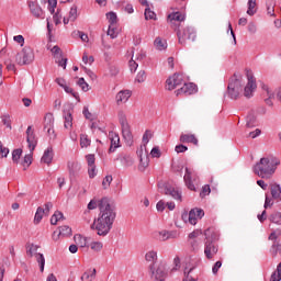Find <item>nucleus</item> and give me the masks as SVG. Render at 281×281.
I'll return each mask as SVG.
<instances>
[{
  "label": "nucleus",
  "instance_id": "61",
  "mask_svg": "<svg viewBox=\"0 0 281 281\" xmlns=\"http://www.w3.org/2000/svg\"><path fill=\"white\" fill-rule=\"evenodd\" d=\"M88 175L90 179L95 177V165L88 167Z\"/></svg>",
  "mask_w": 281,
  "mask_h": 281
},
{
  "label": "nucleus",
  "instance_id": "3",
  "mask_svg": "<svg viewBox=\"0 0 281 281\" xmlns=\"http://www.w3.org/2000/svg\"><path fill=\"white\" fill-rule=\"evenodd\" d=\"M214 229L209 228L204 231V236L206 237V241L204 243V255L207 260H212L214 256L218 254V245L212 238L207 236V234H215Z\"/></svg>",
  "mask_w": 281,
  "mask_h": 281
},
{
  "label": "nucleus",
  "instance_id": "55",
  "mask_svg": "<svg viewBox=\"0 0 281 281\" xmlns=\"http://www.w3.org/2000/svg\"><path fill=\"white\" fill-rule=\"evenodd\" d=\"M191 248H192V251L194 252L199 251V249H201V241L193 239L191 241Z\"/></svg>",
  "mask_w": 281,
  "mask_h": 281
},
{
  "label": "nucleus",
  "instance_id": "19",
  "mask_svg": "<svg viewBox=\"0 0 281 281\" xmlns=\"http://www.w3.org/2000/svg\"><path fill=\"white\" fill-rule=\"evenodd\" d=\"M109 137L111 139L109 153H115V149L120 148V135L115 134L114 132H110Z\"/></svg>",
  "mask_w": 281,
  "mask_h": 281
},
{
  "label": "nucleus",
  "instance_id": "44",
  "mask_svg": "<svg viewBox=\"0 0 281 281\" xmlns=\"http://www.w3.org/2000/svg\"><path fill=\"white\" fill-rule=\"evenodd\" d=\"M153 138V133H150V131H146L143 135V146L144 148H146V144H148V142H150V139Z\"/></svg>",
  "mask_w": 281,
  "mask_h": 281
},
{
  "label": "nucleus",
  "instance_id": "49",
  "mask_svg": "<svg viewBox=\"0 0 281 281\" xmlns=\"http://www.w3.org/2000/svg\"><path fill=\"white\" fill-rule=\"evenodd\" d=\"M77 85L80 86V88L82 89V91L87 92L89 91V83H87V81H85V78H79Z\"/></svg>",
  "mask_w": 281,
  "mask_h": 281
},
{
  "label": "nucleus",
  "instance_id": "62",
  "mask_svg": "<svg viewBox=\"0 0 281 281\" xmlns=\"http://www.w3.org/2000/svg\"><path fill=\"white\" fill-rule=\"evenodd\" d=\"M158 238H159V240H162V241H165V240H168V231H162V232H159L158 233Z\"/></svg>",
  "mask_w": 281,
  "mask_h": 281
},
{
  "label": "nucleus",
  "instance_id": "23",
  "mask_svg": "<svg viewBox=\"0 0 281 281\" xmlns=\"http://www.w3.org/2000/svg\"><path fill=\"white\" fill-rule=\"evenodd\" d=\"M67 168L69 170V175H78V171L81 170V166L78 161H68Z\"/></svg>",
  "mask_w": 281,
  "mask_h": 281
},
{
  "label": "nucleus",
  "instance_id": "10",
  "mask_svg": "<svg viewBox=\"0 0 281 281\" xmlns=\"http://www.w3.org/2000/svg\"><path fill=\"white\" fill-rule=\"evenodd\" d=\"M186 81L183 80V75L181 74H173L171 77H169L166 81L167 83V90L173 91V89H177V87H181Z\"/></svg>",
  "mask_w": 281,
  "mask_h": 281
},
{
  "label": "nucleus",
  "instance_id": "35",
  "mask_svg": "<svg viewBox=\"0 0 281 281\" xmlns=\"http://www.w3.org/2000/svg\"><path fill=\"white\" fill-rule=\"evenodd\" d=\"M269 221L271 223H274L276 225H281V213L280 212L272 213L269 217Z\"/></svg>",
  "mask_w": 281,
  "mask_h": 281
},
{
  "label": "nucleus",
  "instance_id": "4",
  "mask_svg": "<svg viewBox=\"0 0 281 281\" xmlns=\"http://www.w3.org/2000/svg\"><path fill=\"white\" fill-rule=\"evenodd\" d=\"M241 78L243 77L240 75L234 74L233 78L228 83L227 91L232 100H238L240 91H243V81H240Z\"/></svg>",
  "mask_w": 281,
  "mask_h": 281
},
{
  "label": "nucleus",
  "instance_id": "53",
  "mask_svg": "<svg viewBox=\"0 0 281 281\" xmlns=\"http://www.w3.org/2000/svg\"><path fill=\"white\" fill-rule=\"evenodd\" d=\"M212 192V189H210V184H206L202 188V191L200 192L201 199H204V196H207Z\"/></svg>",
  "mask_w": 281,
  "mask_h": 281
},
{
  "label": "nucleus",
  "instance_id": "32",
  "mask_svg": "<svg viewBox=\"0 0 281 281\" xmlns=\"http://www.w3.org/2000/svg\"><path fill=\"white\" fill-rule=\"evenodd\" d=\"M36 262L40 265V271L43 273L45 271V256L43 254L37 252L35 254Z\"/></svg>",
  "mask_w": 281,
  "mask_h": 281
},
{
  "label": "nucleus",
  "instance_id": "57",
  "mask_svg": "<svg viewBox=\"0 0 281 281\" xmlns=\"http://www.w3.org/2000/svg\"><path fill=\"white\" fill-rule=\"evenodd\" d=\"M48 10L50 12V14H54L55 10L54 8H56V5H58V0H48Z\"/></svg>",
  "mask_w": 281,
  "mask_h": 281
},
{
  "label": "nucleus",
  "instance_id": "40",
  "mask_svg": "<svg viewBox=\"0 0 281 281\" xmlns=\"http://www.w3.org/2000/svg\"><path fill=\"white\" fill-rule=\"evenodd\" d=\"M21 155H23V149L18 148L12 151V159L14 164H19V159H21Z\"/></svg>",
  "mask_w": 281,
  "mask_h": 281
},
{
  "label": "nucleus",
  "instance_id": "12",
  "mask_svg": "<svg viewBox=\"0 0 281 281\" xmlns=\"http://www.w3.org/2000/svg\"><path fill=\"white\" fill-rule=\"evenodd\" d=\"M149 272L151 274L150 276L151 280H166V271L161 267H158L155 270V263H151L149 266Z\"/></svg>",
  "mask_w": 281,
  "mask_h": 281
},
{
  "label": "nucleus",
  "instance_id": "58",
  "mask_svg": "<svg viewBox=\"0 0 281 281\" xmlns=\"http://www.w3.org/2000/svg\"><path fill=\"white\" fill-rule=\"evenodd\" d=\"M151 157H156L159 159L161 157V150H159V147H154L150 151Z\"/></svg>",
  "mask_w": 281,
  "mask_h": 281
},
{
  "label": "nucleus",
  "instance_id": "52",
  "mask_svg": "<svg viewBox=\"0 0 281 281\" xmlns=\"http://www.w3.org/2000/svg\"><path fill=\"white\" fill-rule=\"evenodd\" d=\"M136 82H146V71L140 70L136 76Z\"/></svg>",
  "mask_w": 281,
  "mask_h": 281
},
{
  "label": "nucleus",
  "instance_id": "51",
  "mask_svg": "<svg viewBox=\"0 0 281 281\" xmlns=\"http://www.w3.org/2000/svg\"><path fill=\"white\" fill-rule=\"evenodd\" d=\"M86 161H87V164H88V167H90V166H95V155H93V154H88V155L86 156Z\"/></svg>",
  "mask_w": 281,
  "mask_h": 281
},
{
  "label": "nucleus",
  "instance_id": "33",
  "mask_svg": "<svg viewBox=\"0 0 281 281\" xmlns=\"http://www.w3.org/2000/svg\"><path fill=\"white\" fill-rule=\"evenodd\" d=\"M154 45L159 52H164V49L168 47V44H166V42H162L161 37H156V40L154 41Z\"/></svg>",
  "mask_w": 281,
  "mask_h": 281
},
{
  "label": "nucleus",
  "instance_id": "37",
  "mask_svg": "<svg viewBox=\"0 0 281 281\" xmlns=\"http://www.w3.org/2000/svg\"><path fill=\"white\" fill-rule=\"evenodd\" d=\"M75 241L77 243V245H79V247H88L87 245V238L83 237L82 235H75Z\"/></svg>",
  "mask_w": 281,
  "mask_h": 281
},
{
  "label": "nucleus",
  "instance_id": "41",
  "mask_svg": "<svg viewBox=\"0 0 281 281\" xmlns=\"http://www.w3.org/2000/svg\"><path fill=\"white\" fill-rule=\"evenodd\" d=\"M89 247L92 251H102V247H104V245L101 241H92Z\"/></svg>",
  "mask_w": 281,
  "mask_h": 281
},
{
  "label": "nucleus",
  "instance_id": "56",
  "mask_svg": "<svg viewBox=\"0 0 281 281\" xmlns=\"http://www.w3.org/2000/svg\"><path fill=\"white\" fill-rule=\"evenodd\" d=\"M128 65H130V71H132V74H135V71H137V67H139L137 61H135L134 59H131Z\"/></svg>",
  "mask_w": 281,
  "mask_h": 281
},
{
  "label": "nucleus",
  "instance_id": "14",
  "mask_svg": "<svg viewBox=\"0 0 281 281\" xmlns=\"http://www.w3.org/2000/svg\"><path fill=\"white\" fill-rule=\"evenodd\" d=\"M190 215V225H196L198 221L205 216V211L202 209H192L189 212Z\"/></svg>",
  "mask_w": 281,
  "mask_h": 281
},
{
  "label": "nucleus",
  "instance_id": "9",
  "mask_svg": "<svg viewBox=\"0 0 281 281\" xmlns=\"http://www.w3.org/2000/svg\"><path fill=\"white\" fill-rule=\"evenodd\" d=\"M247 85L244 88V95L245 98H251L254 95V91H256L257 89V85H256V78H254V72L251 71H247Z\"/></svg>",
  "mask_w": 281,
  "mask_h": 281
},
{
  "label": "nucleus",
  "instance_id": "34",
  "mask_svg": "<svg viewBox=\"0 0 281 281\" xmlns=\"http://www.w3.org/2000/svg\"><path fill=\"white\" fill-rule=\"evenodd\" d=\"M80 146L81 148H89V146H91V139H89L87 134L80 135Z\"/></svg>",
  "mask_w": 281,
  "mask_h": 281
},
{
  "label": "nucleus",
  "instance_id": "48",
  "mask_svg": "<svg viewBox=\"0 0 281 281\" xmlns=\"http://www.w3.org/2000/svg\"><path fill=\"white\" fill-rule=\"evenodd\" d=\"M2 123L7 128H12V120H10V115L4 114L1 116Z\"/></svg>",
  "mask_w": 281,
  "mask_h": 281
},
{
  "label": "nucleus",
  "instance_id": "25",
  "mask_svg": "<svg viewBox=\"0 0 281 281\" xmlns=\"http://www.w3.org/2000/svg\"><path fill=\"white\" fill-rule=\"evenodd\" d=\"M36 251H38V246L34 245V244H26V256H29V258H34V256H36Z\"/></svg>",
  "mask_w": 281,
  "mask_h": 281
},
{
  "label": "nucleus",
  "instance_id": "1",
  "mask_svg": "<svg viewBox=\"0 0 281 281\" xmlns=\"http://www.w3.org/2000/svg\"><path fill=\"white\" fill-rule=\"evenodd\" d=\"M99 217L94 220L92 227H95L98 236H106L111 229H113V223L117 213L115 206L111 204L108 198H103L99 201Z\"/></svg>",
  "mask_w": 281,
  "mask_h": 281
},
{
  "label": "nucleus",
  "instance_id": "21",
  "mask_svg": "<svg viewBox=\"0 0 281 281\" xmlns=\"http://www.w3.org/2000/svg\"><path fill=\"white\" fill-rule=\"evenodd\" d=\"M184 183L189 190H196L194 187V183H192V171L189 168H186V175H184Z\"/></svg>",
  "mask_w": 281,
  "mask_h": 281
},
{
  "label": "nucleus",
  "instance_id": "39",
  "mask_svg": "<svg viewBox=\"0 0 281 281\" xmlns=\"http://www.w3.org/2000/svg\"><path fill=\"white\" fill-rule=\"evenodd\" d=\"M106 19H108L110 25H116V23H117V14L115 12H109L106 14Z\"/></svg>",
  "mask_w": 281,
  "mask_h": 281
},
{
  "label": "nucleus",
  "instance_id": "15",
  "mask_svg": "<svg viewBox=\"0 0 281 281\" xmlns=\"http://www.w3.org/2000/svg\"><path fill=\"white\" fill-rule=\"evenodd\" d=\"M29 8L31 10V14H33L35 19H45V13L43 12V9L41 8V5H38V3L30 1Z\"/></svg>",
  "mask_w": 281,
  "mask_h": 281
},
{
  "label": "nucleus",
  "instance_id": "2",
  "mask_svg": "<svg viewBox=\"0 0 281 281\" xmlns=\"http://www.w3.org/2000/svg\"><path fill=\"white\" fill-rule=\"evenodd\" d=\"M278 166H280V159L274 156H266L258 161L252 170L257 177L261 179H271L273 175H276V170H278Z\"/></svg>",
  "mask_w": 281,
  "mask_h": 281
},
{
  "label": "nucleus",
  "instance_id": "22",
  "mask_svg": "<svg viewBox=\"0 0 281 281\" xmlns=\"http://www.w3.org/2000/svg\"><path fill=\"white\" fill-rule=\"evenodd\" d=\"M271 196L274 199V201H281V187L278 183H274L271 186L270 189Z\"/></svg>",
  "mask_w": 281,
  "mask_h": 281
},
{
  "label": "nucleus",
  "instance_id": "30",
  "mask_svg": "<svg viewBox=\"0 0 281 281\" xmlns=\"http://www.w3.org/2000/svg\"><path fill=\"white\" fill-rule=\"evenodd\" d=\"M168 19L170 23H172V21H177L178 23H181L182 21H186V15H183L181 12H176V13L169 14Z\"/></svg>",
  "mask_w": 281,
  "mask_h": 281
},
{
  "label": "nucleus",
  "instance_id": "59",
  "mask_svg": "<svg viewBox=\"0 0 281 281\" xmlns=\"http://www.w3.org/2000/svg\"><path fill=\"white\" fill-rule=\"evenodd\" d=\"M221 267H223V262L222 261H216L212 268V272L214 273V276H216V273H218V269H221Z\"/></svg>",
  "mask_w": 281,
  "mask_h": 281
},
{
  "label": "nucleus",
  "instance_id": "50",
  "mask_svg": "<svg viewBox=\"0 0 281 281\" xmlns=\"http://www.w3.org/2000/svg\"><path fill=\"white\" fill-rule=\"evenodd\" d=\"M8 155H10V149L3 147V144L0 142V159H3V157H8Z\"/></svg>",
  "mask_w": 281,
  "mask_h": 281
},
{
  "label": "nucleus",
  "instance_id": "16",
  "mask_svg": "<svg viewBox=\"0 0 281 281\" xmlns=\"http://www.w3.org/2000/svg\"><path fill=\"white\" fill-rule=\"evenodd\" d=\"M131 90H121L120 92H117L115 100H116V104L120 106L121 104H126V102H128V100L131 99Z\"/></svg>",
  "mask_w": 281,
  "mask_h": 281
},
{
  "label": "nucleus",
  "instance_id": "29",
  "mask_svg": "<svg viewBox=\"0 0 281 281\" xmlns=\"http://www.w3.org/2000/svg\"><path fill=\"white\" fill-rule=\"evenodd\" d=\"M64 120L65 128H71V126H74V116H71V112H64Z\"/></svg>",
  "mask_w": 281,
  "mask_h": 281
},
{
  "label": "nucleus",
  "instance_id": "47",
  "mask_svg": "<svg viewBox=\"0 0 281 281\" xmlns=\"http://www.w3.org/2000/svg\"><path fill=\"white\" fill-rule=\"evenodd\" d=\"M112 182H113V176H105L102 181L103 189L106 190L111 186Z\"/></svg>",
  "mask_w": 281,
  "mask_h": 281
},
{
  "label": "nucleus",
  "instance_id": "18",
  "mask_svg": "<svg viewBox=\"0 0 281 281\" xmlns=\"http://www.w3.org/2000/svg\"><path fill=\"white\" fill-rule=\"evenodd\" d=\"M181 144H193V146H199V138L194 134H181Z\"/></svg>",
  "mask_w": 281,
  "mask_h": 281
},
{
  "label": "nucleus",
  "instance_id": "17",
  "mask_svg": "<svg viewBox=\"0 0 281 281\" xmlns=\"http://www.w3.org/2000/svg\"><path fill=\"white\" fill-rule=\"evenodd\" d=\"M44 131H47L48 135H54V116L46 114L44 117Z\"/></svg>",
  "mask_w": 281,
  "mask_h": 281
},
{
  "label": "nucleus",
  "instance_id": "42",
  "mask_svg": "<svg viewBox=\"0 0 281 281\" xmlns=\"http://www.w3.org/2000/svg\"><path fill=\"white\" fill-rule=\"evenodd\" d=\"M68 18L72 22L78 19V7L76 5L71 7Z\"/></svg>",
  "mask_w": 281,
  "mask_h": 281
},
{
  "label": "nucleus",
  "instance_id": "7",
  "mask_svg": "<svg viewBox=\"0 0 281 281\" xmlns=\"http://www.w3.org/2000/svg\"><path fill=\"white\" fill-rule=\"evenodd\" d=\"M15 63L20 66L32 65L34 63V50L30 46H25L15 56Z\"/></svg>",
  "mask_w": 281,
  "mask_h": 281
},
{
  "label": "nucleus",
  "instance_id": "64",
  "mask_svg": "<svg viewBox=\"0 0 281 281\" xmlns=\"http://www.w3.org/2000/svg\"><path fill=\"white\" fill-rule=\"evenodd\" d=\"M270 281H281V276L274 271V272H272V274L270 277Z\"/></svg>",
  "mask_w": 281,
  "mask_h": 281
},
{
  "label": "nucleus",
  "instance_id": "46",
  "mask_svg": "<svg viewBox=\"0 0 281 281\" xmlns=\"http://www.w3.org/2000/svg\"><path fill=\"white\" fill-rule=\"evenodd\" d=\"M246 126L247 128H254V126H256V116L248 115L246 121Z\"/></svg>",
  "mask_w": 281,
  "mask_h": 281
},
{
  "label": "nucleus",
  "instance_id": "5",
  "mask_svg": "<svg viewBox=\"0 0 281 281\" xmlns=\"http://www.w3.org/2000/svg\"><path fill=\"white\" fill-rule=\"evenodd\" d=\"M177 36L180 45H188V41H191V43L196 41V31L192 26H184L178 30Z\"/></svg>",
  "mask_w": 281,
  "mask_h": 281
},
{
  "label": "nucleus",
  "instance_id": "24",
  "mask_svg": "<svg viewBox=\"0 0 281 281\" xmlns=\"http://www.w3.org/2000/svg\"><path fill=\"white\" fill-rule=\"evenodd\" d=\"M97 273L95 268L88 270L81 276V281H94Z\"/></svg>",
  "mask_w": 281,
  "mask_h": 281
},
{
  "label": "nucleus",
  "instance_id": "38",
  "mask_svg": "<svg viewBox=\"0 0 281 281\" xmlns=\"http://www.w3.org/2000/svg\"><path fill=\"white\" fill-rule=\"evenodd\" d=\"M145 19L146 21L148 20L157 21V14L150 10V7L145 9Z\"/></svg>",
  "mask_w": 281,
  "mask_h": 281
},
{
  "label": "nucleus",
  "instance_id": "31",
  "mask_svg": "<svg viewBox=\"0 0 281 281\" xmlns=\"http://www.w3.org/2000/svg\"><path fill=\"white\" fill-rule=\"evenodd\" d=\"M145 260L147 262H153V265L155 267V262H157V251L150 250V251L146 252Z\"/></svg>",
  "mask_w": 281,
  "mask_h": 281
},
{
  "label": "nucleus",
  "instance_id": "26",
  "mask_svg": "<svg viewBox=\"0 0 281 281\" xmlns=\"http://www.w3.org/2000/svg\"><path fill=\"white\" fill-rule=\"evenodd\" d=\"M263 91L267 92L268 98L265 99V102L268 106H273V101L272 99L274 98V94L271 90H269V86H263L262 87Z\"/></svg>",
  "mask_w": 281,
  "mask_h": 281
},
{
  "label": "nucleus",
  "instance_id": "13",
  "mask_svg": "<svg viewBox=\"0 0 281 281\" xmlns=\"http://www.w3.org/2000/svg\"><path fill=\"white\" fill-rule=\"evenodd\" d=\"M26 142L29 144V148L31 153H34L38 140H36V135H34V131H32V126H29L26 130Z\"/></svg>",
  "mask_w": 281,
  "mask_h": 281
},
{
  "label": "nucleus",
  "instance_id": "60",
  "mask_svg": "<svg viewBox=\"0 0 281 281\" xmlns=\"http://www.w3.org/2000/svg\"><path fill=\"white\" fill-rule=\"evenodd\" d=\"M262 131H260V128H257L254 132H250L248 134V137H250L251 139H256V137H259V135H261Z\"/></svg>",
  "mask_w": 281,
  "mask_h": 281
},
{
  "label": "nucleus",
  "instance_id": "11",
  "mask_svg": "<svg viewBox=\"0 0 281 281\" xmlns=\"http://www.w3.org/2000/svg\"><path fill=\"white\" fill-rule=\"evenodd\" d=\"M182 85L183 87L176 91V95H192L196 93V85L192 82L186 83V81Z\"/></svg>",
  "mask_w": 281,
  "mask_h": 281
},
{
  "label": "nucleus",
  "instance_id": "27",
  "mask_svg": "<svg viewBox=\"0 0 281 281\" xmlns=\"http://www.w3.org/2000/svg\"><path fill=\"white\" fill-rule=\"evenodd\" d=\"M47 215L45 213V209L38 206L34 216V224L38 225V223H41V221H43V216Z\"/></svg>",
  "mask_w": 281,
  "mask_h": 281
},
{
  "label": "nucleus",
  "instance_id": "20",
  "mask_svg": "<svg viewBox=\"0 0 281 281\" xmlns=\"http://www.w3.org/2000/svg\"><path fill=\"white\" fill-rule=\"evenodd\" d=\"M53 160H54V149L52 147H48L44 151V155L42 156L41 161L49 166V164H52Z\"/></svg>",
  "mask_w": 281,
  "mask_h": 281
},
{
  "label": "nucleus",
  "instance_id": "8",
  "mask_svg": "<svg viewBox=\"0 0 281 281\" xmlns=\"http://www.w3.org/2000/svg\"><path fill=\"white\" fill-rule=\"evenodd\" d=\"M159 190H161V194H166L167 196H172L175 201H183L181 192L179 190L175 189V187L165 183V184H158Z\"/></svg>",
  "mask_w": 281,
  "mask_h": 281
},
{
  "label": "nucleus",
  "instance_id": "43",
  "mask_svg": "<svg viewBox=\"0 0 281 281\" xmlns=\"http://www.w3.org/2000/svg\"><path fill=\"white\" fill-rule=\"evenodd\" d=\"M59 236H71V227L60 226L59 227Z\"/></svg>",
  "mask_w": 281,
  "mask_h": 281
},
{
  "label": "nucleus",
  "instance_id": "28",
  "mask_svg": "<svg viewBox=\"0 0 281 281\" xmlns=\"http://www.w3.org/2000/svg\"><path fill=\"white\" fill-rule=\"evenodd\" d=\"M267 14L269 16H276V0H267Z\"/></svg>",
  "mask_w": 281,
  "mask_h": 281
},
{
  "label": "nucleus",
  "instance_id": "54",
  "mask_svg": "<svg viewBox=\"0 0 281 281\" xmlns=\"http://www.w3.org/2000/svg\"><path fill=\"white\" fill-rule=\"evenodd\" d=\"M31 164H32V151L31 154L24 156L22 165L26 166V168H30Z\"/></svg>",
  "mask_w": 281,
  "mask_h": 281
},
{
  "label": "nucleus",
  "instance_id": "63",
  "mask_svg": "<svg viewBox=\"0 0 281 281\" xmlns=\"http://www.w3.org/2000/svg\"><path fill=\"white\" fill-rule=\"evenodd\" d=\"M187 150H188V146L186 145L180 144L176 146V153H186Z\"/></svg>",
  "mask_w": 281,
  "mask_h": 281
},
{
  "label": "nucleus",
  "instance_id": "6",
  "mask_svg": "<svg viewBox=\"0 0 281 281\" xmlns=\"http://www.w3.org/2000/svg\"><path fill=\"white\" fill-rule=\"evenodd\" d=\"M119 122L122 128V135L127 146H133V133L131 132V125L128 120H126V114L124 112H119Z\"/></svg>",
  "mask_w": 281,
  "mask_h": 281
},
{
  "label": "nucleus",
  "instance_id": "45",
  "mask_svg": "<svg viewBox=\"0 0 281 281\" xmlns=\"http://www.w3.org/2000/svg\"><path fill=\"white\" fill-rule=\"evenodd\" d=\"M108 36H110L111 38H117V29L115 27V25H109Z\"/></svg>",
  "mask_w": 281,
  "mask_h": 281
},
{
  "label": "nucleus",
  "instance_id": "36",
  "mask_svg": "<svg viewBox=\"0 0 281 281\" xmlns=\"http://www.w3.org/2000/svg\"><path fill=\"white\" fill-rule=\"evenodd\" d=\"M247 14L249 16H254V14H256V0H248Z\"/></svg>",
  "mask_w": 281,
  "mask_h": 281
}]
</instances>
